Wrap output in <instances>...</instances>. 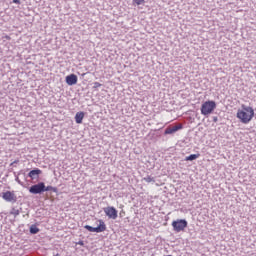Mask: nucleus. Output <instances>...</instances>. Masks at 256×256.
<instances>
[{
	"label": "nucleus",
	"instance_id": "1",
	"mask_svg": "<svg viewBox=\"0 0 256 256\" xmlns=\"http://www.w3.org/2000/svg\"><path fill=\"white\" fill-rule=\"evenodd\" d=\"M242 110H238L236 117L240 119L241 123L247 125V123H251L253 117H255V110L251 106H246L245 104L241 105Z\"/></svg>",
	"mask_w": 256,
	"mask_h": 256
},
{
	"label": "nucleus",
	"instance_id": "2",
	"mask_svg": "<svg viewBox=\"0 0 256 256\" xmlns=\"http://www.w3.org/2000/svg\"><path fill=\"white\" fill-rule=\"evenodd\" d=\"M216 108L217 103H215V101H206L201 106V114L205 116L211 115Z\"/></svg>",
	"mask_w": 256,
	"mask_h": 256
},
{
	"label": "nucleus",
	"instance_id": "3",
	"mask_svg": "<svg viewBox=\"0 0 256 256\" xmlns=\"http://www.w3.org/2000/svg\"><path fill=\"white\" fill-rule=\"evenodd\" d=\"M84 229L89 231L90 233H103V231H107V225L103 220H99V225L97 227L85 225Z\"/></svg>",
	"mask_w": 256,
	"mask_h": 256
},
{
	"label": "nucleus",
	"instance_id": "4",
	"mask_svg": "<svg viewBox=\"0 0 256 256\" xmlns=\"http://www.w3.org/2000/svg\"><path fill=\"white\" fill-rule=\"evenodd\" d=\"M187 225H188V223H187V220H185V219H178V220H174L172 222L173 230L176 233H181V231H185Z\"/></svg>",
	"mask_w": 256,
	"mask_h": 256
},
{
	"label": "nucleus",
	"instance_id": "5",
	"mask_svg": "<svg viewBox=\"0 0 256 256\" xmlns=\"http://www.w3.org/2000/svg\"><path fill=\"white\" fill-rule=\"evenodd\" d=\"M29 193L32 195H41L45 193V182H39L37 184L32 185L29 188Z\"/></svg>",
	"mask_w": 256,
	"mask_h": 256
},
{
	"label": "nucleus",
	"instance_id": "6",
	"mask_svg": "<svg viewBox=\"0 0 256 256\" xmlns=\"http://www.w3.org/2000/svg\"><path fill=\"white\" fill-rule=\"evenodd\" d=\"M103 211H104L105 215L108 217V219L115 220L118 217V211L113 206L105 207V208H103Z\"/></svg>",
	"mask_w": 256,
	"mask_h": 256
},
{
	"label": "nucleus",
	"instance_id": "7",
	"mask_svg": "<svg viewBox=\"0 0 256 256\" xmlns=\"http://www.w3.org/2000/svg\"><path fill=\"white\" fill-rule=\"evenodd\" d=\"M2 199H4V201H7L8 203H17V196L14 192L11 191H6L2 193Z\"/></svg>",
	"mask_w": 256,
	"mask_h": 256
},
{
	"label": "nucleus",
	"instance_id": "8",
	"mask_svg": "<svg viewBox=\"0 0 256 256\" xmlns=\"http://www.w3.org/2000/svg\"><path fill=\"white\" fill-rule=\"evenodd\" d=\"M77 75L75 74H70L68 76H66V83L67 85L73 86V85H77Z\"/></svg>",
	"mask_w": 256,
	"mask_h": 256
},
{
	"label": "nucleus",
	"instance_id": "9",
	"mask_svg": "<svg viewBox=\"0 0 256 256\" xmlns=\"http://www.w3.org/2000/svg\"><path fill=\"white\" fill-rule=\"evenodd\" d=\"M41 173H43V172L41 171V169L35 168V169L31 170V171L28 173V177H30V179H32V181H33V180L37 179V178L39 177V175H41Z\"/></svg>",
	"mask_w": 256,
	"mask_h": 256
},
{
	"label": "nucleus",
	"instance_id": "10",
	"mask_svg": "<svg viewBox=\"0 0 256 256\" xmlns=\"http://www.w3.org/2000/svg\"><path fill=\"white\" fill-rule=\"evenodd\" d=\"M83 119H85V112H77L75 115V121L78 125L83 123Z\"/></svg>",
	"mask_w": 256,
	"mask_h": 256
},
{
	"label": "nucleus",
	"instance_id": "11",
	"mask_svg": "<svg viewBox=\"0 0 256 256\" xmlns=\"http://www.w3.org/2000/svg\"><path fill=\"white\" fill-rule=\"evenodd\" d=\"M199 157H201V154H191L185 158V161H195Z\"/></svg>",
	"mask_w": 256,
	"mask_h": 256
},
{
	"label": "nucleus",
	"instance_id": "12",
	"mask_svg": "<svg viewBox=\"0 0 256 256\" xmlns=\"http://www.w3.org/2000/svg\"><path fill=\"white\" fill-rule=\"evenodd\" d=\"M39 228L37 227V225H35V224H32L31 226H30V233H31V235H37V233H39Z\"/></svg>",
	"mask_w": 256,
	"mask_h": 256
},
{
	"label": "nucleus",
	"instance_id": "13",
	"mask_svg": "<svg viewBox=\"0 0 256 256\" xmlns=\"http://www.w3.org/2000/svg\"><path fill=\"white\" fill-rule=\"evenodd\" d=\"M45 191H52L53 193H57V187L45 186V183H44V193Z\"/></svg>",
	"mask_w": 256,
	"mask_h": 256
},
{
	"label": "nucleus",
	"instance_id": "14",
	"mask_svg": "<svg viewBox=\"0 0 256 256\" xmlns=\"http://www.w3.org/2000/svg\"><path fill=\"white\" fill-rule=\"evenodd\" d=\"M175 132L173 130L172 126H168L165 131H164V135H173Z\"/></svg>",
	"mask_w": 256,
	"mask_h": 256
},
{
	"label": "nucleus",
	"instance_id": "15",
	"mask_svg": "<svg viewBox=\"0 0 256 256\" xmlns=\"http://www.w3.org/2000/svg\"><path fill=\"white\" fill-rule=\"evenodd\" d=\"M143 181H145L146 183H155V178L151 176H146L143 178Z\"/></svg>",
	"mask_w": 256,
	"mask_h": 256
},
{
	"label": "nucleus",
	"instance_id": "16",
	"mask_svg": "<svg viewBox=\"0 0 256 256\" xmlns=\"http://www.w3.org/2000/svg\"><path fill=\"white\" fill-rule=\"evenodd\" d=\"M172 129L174 133H177V131H181V129H183V124H177L175 126H172Z\"/></svg>",
	"mask_w": 256,
	"mask_h": 256
},
{
	"label": "nucleus",
	"instance_id": "17",
	"mask_svg": "<svg viewBox=\"0 0 256 256\" xmlns=\"http://www.w3.org/2000/svg\"><path fill=\"white\" fill-rule=\"evenodd\" d=\"M21 212L19 211V209H16V208H12L11 212H10V215H14V217H18V215L20 214Z\"/></svg>",
	"mask_w": 256,
	"mask_h": 256
},
{
	"label": "nucleus",
	"instance_id": "18",
	"mask_svg": "<svg viewBox=\"0 0 256 256\" xmlns=\"http://www.w3.org/2000/svg\"><path fill=\"white\" fill-rule=\"evenodd\" d=\"M136 5H143L145 3V0H133Z\"/></svg>",
	"mask_w": 256,
	"mask_h": 256
},
{
	"label": "nucleus",
	"instance_id": "19",
	"mask_svg": "<svg viewBox=\"0 0 256 256\" xmlns=\"http://www.w3.org/2000/svg\"><path fill=\"white\" fill-rule=\"evenodd\" d=\"M99 87H101V83L94 82V89H99Z\"/></svg>",
	"mask_w": 256,
	"mask_h": 256
},
{
	"label": "nucleus",
	"instance_id": "20",
	"mask_svg": "<svg viewBox=\"0 0 256 256\" xmlns=\"http://www.w3.org/2000/svg\"><path fill=\"white\" fill-rule=\"evenodd\" d=\"M12 3H15L16 5H21V0H12Z\"/></svg>",
	"mask_w": 256,
	"mask_h": 256
},
{
	"label": "nucleus",
	"instance_id": "21",
	"mask_svg": "<svg viewBox=\"0 0 256 256\" xmlns=\"http://www.w3.org/2000/svg\"><path fill=\"white\" fill-rule=\"evenodd\" d=\"M15 181H16L17 183H19V185H23V182H21V180H19V177H16Z\"/></svg>",
	"mask_w": 256,
	"mask_h": 256
},
{
	"label": "nucleus",
	"instance_id": "22",
	"mask_svg": "<svg viewBox=\"0 0 256 256\" xmlns=\"http://www.w3.org/2000/svg\"><path fill=\"white\" fill-rule=\"evenodd\" d=\"M217 121H219V118H217V116H214V117H213V122H214V123H217Z\"/></svg>",
	"mask_w": 256,
	"mask_h": 256
},
{
	"label": "nucleus",
	"instance_id": "23",
	"mask_svg": "<svg viewBox=\"0 0 256 256\" xmlns=\"http://www.w3.org/2000/svg\"><path fill=\"white\" fill-rule=\"evenodd\" d=\"M78 245H85L83 241L78 242Z\"/></svg>",
	"mask_w": 256,
	"mask_h": 256
},
{
	"label": "nucleus",
	"instance_id": "24",
	"mask_svg": "<svg viewBox=\"0 0 256 256\" xmlns=\"http://www.w3.org/2000/svg\"><path fill=\"white\" fill-rule=\"evenodd\" d=\"M55 256H61V255H59V254H56Z\"/></svg>",
	"mask_w": 256,
	"mask_h": 256
}]
</instances>
